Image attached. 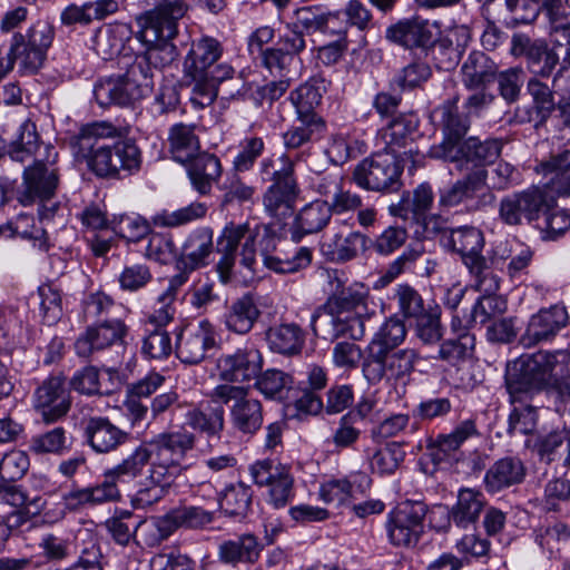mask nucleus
Returning a JSON list of instances; mask_svg holds the SVG:
<instances>
[{
	"label": "nucleus",
	"mask_w": 570,
	"mask_h": 570,
	"mask_svg": "<svg viewBox=\"0 0 570 570\" xmlns=\"http://www.w3.org/2000/svg\"><path fill=\"white\" fill-rule=\"evenodd\" d=\"M505 385L511 403L547 391L558 413L570 412V351L540 350L509 362Z\"/></svg>",
	"instance_id": "nucleus-1"
},
{
	"label": "nucleus",
	"mask_w": 570,
	"mask_h": 570,
	"mask_svg": "<svg viewBox=\"0 0 570 570\" xmlns=\"http://www.w3.org/2000/svg\"><path fill=\"white\" fill-rule=\"evenodd\" d=\"M120 131L107 121L82 127L71 138L70 146L78 160H85L88 168L101 178L127 177L139 170L141 154L131 139H118Z\"/></svg>",
	"instance_id": "nucleus-2"
},
{
	"label": "nucleus",
	"mask_w": 570,
	"mask_h": 570,
	"mask_svg": "<svg viewBox=\"0 0 570 570\" xmlns=\"http://www.w3.org/2000/svg\"><path fill=\"white\" fill-rule=\"evenodd\" d=\"M195 441V434L180 429L163 432L147 443L154 459L132 497L135 505L141 508L153 505L170 492L176 479L187 470L183 461L194 449Z\"/></svg>",
	"instance_id": "nucleus-3"
},
{
	"label": "nucleus",
	"mask_w": 570,
	"mask_h": 570,
	"mask_svg": "<svg viewBox=\"0 0 570 570\" xmlns=\"http://www.w3.org/2000/svg\"><path fill=\"white\" fill-rule=\"evenodd\" d=\"M154 6L138 17L139 39L147 46L145 57L153 70L170 65L178 51L171 42L178 33V21L189 9L188 0H144Z\"/></svg>",
	"instance_id": "nucleus-4"
},
{
	"label": "nucleus",
	"mask_w": 570,
	"mask_h": 570,
	"mask_svg": "<svg viewBox=\"0 0 570 570\" xmlns=\"http://www.w3.org/2000/svg\"><path fill=\"white\" fill-rule=\"evenodd\" d=\"M222 55V43L213 37L204 36L193 41L185 58V72L193 86L190 102L197 108L213 104L218 85L233 77V67L219 62Z\"/></svg>",
	"instance_id": "nucleus-5"
},
{
	"label": "nucleus",
	"mask_w": 570,
	"mask_h": 570,
	"mask_svg": "<svg viewBox=\"0 0 570 570\" xmlns=\"http://www.w3.org/2000/svg\"><path fill=\"white\" fill-rule=\"evenodd\" d=\"M276 240L277 232L272 224L258 225L255 229H250L247 224H228L217 242V250L222 254L217 271L222 281L229 278L238 256L243 266L252 268L256 262L257 245L265 258L276 248Z\"/></svg>",
	"instance_id": "nucleus-6"
},
{
	"label": "nucleus",
	"mask_w": 570,
	"mask_h": 570,
	"mask_svg": "<svg viewBox=\"0 0 570 570\" xmlns=\"http://www.w3.org/2000/svg\"><path fill=\"white\" fill-rule=\"evenodd\" d=\"M53 37L55 29L47 21H37L26 33H14L9 52L0 58V79L13 68L16 60L23 72L36 73L43 66Z\"/></svg>",
	"instance_id": "nucleus-7"
},
{
	"label": "nucleus",
	"mask_w": 570,
	"mask_h": 570,
	"mask_svg": "<svg viewBox=\"0 0 570 570\" xmlns=\"http://www.w3.org/2000/svg\"><path fill=\"white\" fill-rule=\"evenodd\" d=\"M441 242L446 249L461 256L465 266L476 277L479 291L491 293L499 288L497 278L481 255L484 237L479 228L465 225L449 229V234L441 238Z\"/></svg>",
	"instance_id": "nucleus-8"
},
{
	"label": "nucleus",
	"mask_w": 570,
	"mask_h": 570,
	"mask_svg": "<svg viewBox=\"0 0 570 570\" xmlns=\"http://www.w3.org/2000/svg\"><path fill=\"white\" fill-rule=\"evenodd\" d=\"M210 400L228 406L232 426L238 433L254 435L261 430L264 422L263 404L250 396L247 387L219 384L210 392Z\"/></svg>",
	"instance_id": "nucleus-9"
},
{
	"label": "nucleus",
	"mask_w": 570,
	"mask_h": 570,
	"mask_svg": "<svg viewBox=\"0 0 570 570\" xmlns=\"http://www.w3.org/2000/svg\"><path fill=\"white\" fill-rule=\"evenodd\" d=\"M419 354L413 348L370 350L364 357L362 372L370 384H379L382 380L406 382L414 371Z\"/></svg>",
	"instance_id": "nucleus-10"
},
{
	"label": "nucleus",
	"mask_w": 570,
	"mask_h": 570,
	"mask_svg": "<svg viewBox=\"0 0 570 570\" xmlns=\"http://www.w3.org/2000/svg\"><path fill=\"white\" fill-rule=\"evenodd\" d=\"M552 203L547 187L531 186L504 196L499 204V218L509 226L538 223Z\"/></svg>",
	"instance_id": "nucleus-11"
},
{
	"label": "nucleus",
	"mask_w": 570,
	"mask_h": 570,
	"mask_svg": "<svg viewBox=\"0 0 570 570\" xmlns=\"http://www.w3.org/2000/svg\"><path fill=\"white\" fill-rule=\"evenodd\" d=\"M215 519V512L199 505L181 504L170 509L164 515L155 517L150 525H144L149 530L147 546L155 547L167 540L176 530L184 528L202 530L208 527Z\"/></svg>",
	"instance_id": "nucleus-12"
},
{
	"label": "nucleus",
	"mask_w": 570,
	"mask_h": 570,
	"mask_svg": "<svg viewBox=\"0 0 570 570\" xmlns=\"http://www.w3.org/2000/svg\"><path fill=\"white\" fill-rule=\"evenodd\" d=\"M46 155L38 156L31 166L23 170L24 190L20 195V203L24 206L36 199L41 202L52 198L59 185V168L57 166L58 151L52 146L45 147Z\"/></svg>",
	"instance_id": "nucleus-13"
},
{
	"label": "nucleus",
	"mask_w": 570,
	"mask_h": 570,
	"mask_svg": "<svg viewBox=\"0 0 570 570\" xmlns=\"http://www.w3.org/2000/svg\"><path fill=\"white\" fill-rule=\"evenodd\" d=\"M419 120L413 114H403L395 117L381 131V138L385 144V151L395 156L403 166L409 164V170L421 166L424 160V153L421 151L414 141V134Z\"/></svg>",
	"instance_id": "nucleus-14"
},
{
	"label": "nucleus",
	"mask_w": 570,
	"mask_h": 570,
	"mask_svg": "<svg viewBox=\"0 0 570 570\" xmlns=\"http://www.w3.org/2000/svg\"><path fill=\"white\" fill-rule=\"evenodd\" d=\"M400 160L390 153H377L363 159L353 170V181L372 191H394L400 187Z\"/></svg>",
	"instance_id": "nucleus-15"
},
{
	"label": "nucleus",
	"mask_w": 570,
	"mask_h": 570,
	"mask_svg": "<svg viewBox=\"0 0 570 570\" xmlns=\"http://www.w3.org/2000/svg\"><path fill=\"white\" fill-rule=\"evenodd\" d=\"M510 55L523 57L532 77L549 78L560 62L562 52L548 43L543 38H532L523 32L511 37Z\"/></svg>",
	"instance_id": "nucleus-16"
},
{
	"label": "nucleus",
	"mask_w": 570,
	"mask_h": 570,
	"mask_svg": "<svg viewBox=\"0 0 570 570\" xmlns=\"http://www.w3.org/2000/svg\"><path fill=\"white\" fill-rule=\"evenodd\" d=\"M250 475L258 487H267V502L282 509L294 498V476L291 469L271 460L257 461L250 466Z\"/></svg>",
	"instance_id": "nucleus-17"
},
{
	"label": "nucleus",
	"mask_w": 570,
	"mask_h": 570,
	"mask_svg": "<svg viewBox=\"0 0 570 570\" xmlns=\"http://www.w3.org/2000/svg\"><path fill=\"white\" fill-rule=\"evenodd\" d=\"M426 511V505L421 501L401 503L386 523L391 543L397 547L415 546L423 532Z\"/></svg>",
	"instance_id": "nucleus-18"
},
{
	"label": "nucleus",
	"mask_w": 570,
	"mask_h": 570,
	"mask_svg": "<svg viewBox=\"0 0 570 570\" xmlns=\"http://www.w3.org/2000/svg\"><path fill=\"white\" fill-rule=\"evenodd\" d=\"M458 101V97L448 99L433 111L443 131V140L435 155L444 160L455 158L458 147L464 141L463 138L470 128V120L459 110Z\"/></svg>",
	"instance_id": "nucleus-19"
},
{
	"label": "nucleus",
	"mask_w": 570,
	"mask_h": 570,
	"mask_svg": "<svg viewBox=\"0 0 570 570\" xmlns=\"http://www.w3.org/2000/svg\"><path fill=\"white\" fill-rule=\"evenodd\" d=\"M217 346L215 327L203 320L195 325L187 326L177 335L176 355L185 364H199L209 350Z\"/></svg>",
	"instance_id": "nucleus-20"
},
{
	"label": "nucleus",
	"mask_w": 570,
	"mask_h": 570,
	"mask_svg": "<svg viewBox=\"0 0 570 570\" xmlns=\"http://www.w3.org/2000/svg\"><path fill=\"white\" fill-rule=\"evenodd\" d=\"M488 171L476 169L439 191V206L443 210L463 207L468 212L481 207L476 196L485 187Z\"/></svg>",
	"instance_id": "nucleus-21"
},
{
	"label": "nucleus",
	"mask_w": 570,
	"mask_h": 570,
	"mask_svg": "<svg viewBox=\"0 0 570 570\" xmlns=\"http://www.w3.org/2000/svg\"><path fill=\"white\" fill-rule=\"evenodd\" d=\"M568 321L569 315L563 305L556 304L547 308H541L530 317L519 342L525 348L549 342L566 327Z\"/></svg>",
	"instance_id": "nucleus-22"
},
{
	"label": "nucleus",
	"mask_w": 570,
	"mask_h": 570,
	"mask_svg": "<svg viewBox=\"0 0 570 570\" xmlns=\"http://www.w3.org/2000/svg\"><path fill=\"white\" fill-rule=\"evenodd\" d=\"M216 366L222 381L227 384L243 383L257 377L263 367V357L256 347L245 346L220 355Z\"/></svg>",
	"instance_id": "nucleus-23"
},
{
	"label": "nucleus",
	"mask_w": 570,
	"mask_h": 570,
	"mask_svg": "<svg viewBox=\"0 0 570 570\" xmlns=\"http://www.w3.org/2000/svg\"><path fill=\"white\" fill-rule=\"evenodd\" d=\"M70 406V395L61 375L49 376L35 392V409L47 424L63 417Z\"/></svg>",
	"instance_id": "nucleus-24"
},
{
	"label": "nucleus",
	"mask_w": 570,
	"mask_h": 570,
	"mask_svg": "<svg viewBox=\"0 0 570 570\" xmlns=\"http://www.w3.org/2000/svg\"><path fill=\"white\" fill-rule=\"evenodd\" d=\"M127 326L120 320H110L87 327L75 343L78 356L88 358L95 352L104 351L115 345H122Z\"/></svg>",
	"instance_id": "nucleus-25"
},
{
	"label": "nucleus",
	"mask_w": 570,
	"mask_h": 570,
	"mask_svg": "<svg viewBox=\"0 0 570 570\" xmlns=\"http://www.w3.org/2000/svg\"><path fill=\"white\" fill-rule=\"evenodd\" d=\"M433 30L429 19L419 14L400 19L387 27L385 38L405 49H428L433 45Z\"/></svg>",
	"instance_id": "nucleus-26"
},
{
	"label": "nucleus",
	"mask_w": 570,
	"mask_h": 570,
	"mask_svg": "<svg viewBox=\"0 0 570 570\" xmlns=\"http://www.w3.org/2000/svg\"><path fill=\"white\" fill-rule=\"evenodd\" d=\"M85 438L90 448L99 454L116 451L128 440V433L111 423L107 417H89L85 425Z\"/></svg>",
	"instance_id": "nucleus-27"
},
{
	"label": "nucleus",
	"mask_w": 570,
	"mask_h": 570,
	"mask_svg": "<svg viewBox=\"0 0 570 570\" xmlns=\"http://www.w3.org/2000/svg\"><path fill=\"white\" fill-rule=\"evenodd\" d=\"M527 474L524 463L517 456L497 460L485 472L483 483L489 493L497 494L521 484Z\"/></svg>",
	"instance_id": "nucleus-28"
},
{
	"label": "nucleus",
	"mask_w": 570,
	"mask_h": 570,
	"mask_svg": "<svg viewBox=\"0 0 570 570\" xmlns=\"http://www.w3.org/2000/svg\"><path fill=\"white\" fill-rule=\"evenodd\" d=\"M368 238L360 232L328 233L323 236L321 252L323 256L334 263H345L354 259L360 250L366 248Z\"/></svg>",
	"instance_id": "nucleus-29"
},
{
	"label": "nucleus",
	"mask_w": 570,
	"mask_h": 570,
	"mask_svg": "<svg viewBox=\"0 0 570 570\" xmlns=\"http://www.w3.org/2000/svg\"><path fill=\"white\" fill-rule=\"evenodd\" d=\"M298 195L296 179L285 173L279 183L272 184L266 190L263 199L265 210L281 220L292 214Z\"/></svg>",
	"instance_id": "nucleus-30"
},
{
	"label": "nucleus",
	"mask_w": 570,
	"mask_h": 570,
	"mask_svg": "<svg viewBox=\"0 0 570 570\" xmlns=\"http://www.w3.org/2000/svg\"><path fill=\"white\" fill-rule=\"evenodd\" d=\"M332 213L326 200H314L296 214L291 227V239L299 243L304 236L323 230L330 223Z\"/></svg>",
	"instance_id": "nucleus-31"
},
{
	"label": "nucleus",
	"mask_w": 570,
	"mask_h": 570,
	"mask_svg": "<svg viewBox=\"0 0 570 570\" xmlns=\"http://www.w3.org/2000/svg\"><path fill=\"white\" fill-rule=\"evenodd\" d=\"M503 146L504 140L501 138L480 140L478 137H470L458 147L455 158L448 160L460 164V169L464 163H472L475 166L490 165L499 158Z\"/></svg>",
	"instance_id": "nucleus-32"
},
{
	"label": "nucleus",
	"mask_w": 570,
	"mask_h": 570,
	"mask_svg": "<svg viewBox=\"0 0 570 570\" xmlns=\"http://www.w3.org/2000/svg\"><path fill=\"white\" fill-rule=\"evenodd\" d=\"M478 435L473 420L462 421L449 434H439L426 443L428 455L435 464L445 461L470 438Z\"/></svg>",
	"instance_id": "nucleus-33"
},
{
	"label": "nucleus",
	"mask_w": 570,
	"mask_h": 570,
	"mask_svg": "<svg viewBox=\"0 0 570 570\" xmlns=\"http://www.w3.org/2000/svg\"><path fill=\"white\" fill-rule=\"evenodd\" d=\"M259 316L254 295L247 293L227 304L224 324L228 331L244 335L252 331Z\"/></svg>",
	"instance_id": "nucleus-34"
},
{
	"label": "nucleus",
	"mask_w": 570,
	"mask_h": 570,
	"mask_svg": "<svg viewBox=\"0 0 570 570\" xmlns=\"http://www.w3.org/2000/svg\"><path fill=\"white\" fill-rule=\"evenodd\" d=\"M499 67L487 53L474 50L462 65V81L468 89H485L495 81Z\"/></svg>",
	"instance_id": "nucleus-35"
},
{
	"label": "nucleus",
	"mask_w": 570,
	"mask_h": 570,
	"mask_svg": "<svg viewBox=\"0 0 570 570\" xmlns=\"http://www.w3.org/2000/svg\"><path fill=\"white\" fill-rule=\"evenodd\" d=\"M153 453L146 442L136 446L118 464L107 470L105 476L121 484H130L141 478L146 468L150 466Z\"/></svg>",
	"instance_id": "nucleus-36"
},
{
	"label": "nucleus",
	"mask_w": 570,
	"mask_h": 570,
	"mask_svg": "<svg viewBox=\"0 0 570 570\" xmlns=\"http://www.w3.org/2000/svg\"><path fill=\"white\" fill-rule=\"evenodd\" d=\"M186 164L193 187L202 195L208 194L222 174L219 159L213 154L198 151Z\"/></svg>",
	"instance_id": "nucleus-37"
},
{
	"label": "nucleus",
	"mask_w": 570,
	"mask_h": 570,
	"mask_svg": "<svg viewBox=\"0 0 570 570\" xmlns=\"http://www.w3.org/2000/svg\"><path fill=\"white\" fill-rule=\"evenodd\" d=\"M213 252V232L200 228L193 232L186 239L180 257L177 262L179 268L195 271L207 264Z\"/></svg>",
	"instance_id": "nucleus-38"
},
{
	"label": "nucleus",
	"mask_w": 570,
	"mask_h": 570,
	"mask_svg": "<svg viewBox=\"0 0 570 570\" xmlns=\"http://www.w3.org/2000/svg\"><path fill=\"white\" fill-rule=\"evenodd\" d=\"M382 320V311L371 307L370 313L341 312L334 320V331L337 336H346L354 341L362 340L366 331H372Z\"/></svg>",
	"instance_id": "nucleus-39"
},
{
	"label": "nucleus",
	"mask_w": 570,
	"mask_h": 570,
	"mask_svg": "<svg viewBox=\"0 0 570 570\" xmlns=\"http://www.w3.org/2000/svg\"><path fill=\"white\" fill-rule=\"evenodd\" d=\"M561 82L559 87H550L543 82L542 79L530 77L528 79L525 91L531 98V118L538 124H544L552 112L556 110L558 101L554 99V94H561Z\"/></svg>",
	"instance_id": "nucleus-40"
},
{
	"label": "nucleus",
	"mask_w": 570,
	"mask_h": 570,
	"mask_svg": "<svg viewBox=\"0 0 570 570\" xmlns=\"http://www.w3.org/2000/svg\"><path fill=\"white\" fill-rule=\"evenodd\" d=\"M268 347L274 353L294 356L302 352L305 344V332L294 323L275 325L266 332Z\"/></svg>",
	"instance_id": "nucleus-41"
},
{
	"label": "nucleus",
	"mask_w": 570,
	"mask_h": 570,
	"mask_svg": "<svg viewBox=\"0 0 570 570\" xmlns=\"http://www.w3.org/2000/svg\"><path fill=\"white\" fill-rule=\"evenodd\" d=\"M263 546L253 534H243L219 544V560L227 564L254 563L258 560Z\"/></svg>",
	"instance_id": "nucleus-42"
},
{
	"label": "nucleus",
	"mask_w": 570,
	"mask_h": 570,
	"mask_svg": "<svg viewBox=\"0 0 570 570\" xmlns=\"http://www.w3.org/2000/svg\"><path fill=\"white\" fill-rule=\"evenodd\" d=\"M119 76L126 82L128 91H130L136 101L151 92L154 70L141 55L136 56L130 62L126 63V72Z\"/></svg>",
	"instance_id": "nucleus-43"
},
{
	"label": "nucleus",
	"mask_w": 570,
	"mask_h": 570,
	"mask_svg": "<svg viewBox=\"0 0 570 570\" xmlns=\"http://www.w3.org/2000/svg\"><path fill=\"white\" fill-rule=\"evenodd\" d=\"M484 507V497L480 491L465 488L458 494V501L450 511V520L459 528H468L476 522Z\"/></svg>",
	"instance_id": "nucleus-44"
},
{
	"label": "nucleus",
	"mask_w": 570,
	"mask_h": 570,
	"mask_svg": "<svg viewBox=\"0 0 570 570\" xmlns=\"http://www.w3.org/2000/svg\"><path fill=\"white\" fill-rule=\"evenodd\" d=\"M94 97L101 108L128 106L136 101L119 75L99 79L94 86Z\"/></svg>",
	"instance_id": "nucleus-45"
},
{
	"label": "nucleus",
	"mask_w": 570,
	"mask_h": 570,
	"mask_svg": "<svg viewBox=\"0 0 570 570\" xmlns=\"http://www.w3.org/2000/svg\"><path fill=\"white\" fill-rule=\"evenodd\" d=\"M168 139L173 158L178 163L186 164L199 151V139L193 125H174L170 128Z\"/></svg>",
	"instance_id": "nucleus-46"
},
{
	"label": "nucleus",
	"mask_w": 570,
	"mask_h": 570,
	"mask_svg": "<svg viewBox=\"0 0 570 570\" xmlns=\"http://www.w3.org/2000/svg\"><path fill=\"white\" fill-rule=\"evenodd\" d=\"M128 26L124 23L109 24L100 28L94 38V49L104 60L120 53L128 38Z\"/></svg>",
	"instance_id": "nucleus-47"
},
{
	"label": "nucleus",
	"mask_w": 570,
	"mask_h": 570,
	"mask_svg": "<svg viewBox=\"0 0 570 570\" xmlns=\"http://www.w3.org/2000/svg\"><path fill=\"white\" fill-rule=\"evenodd\" d=\"M188 272V269L183 268V272L176 274L169 279L167 289L158 296V308H156L155 312L149 316L150 323L161 327L173 321L175 315L173 303L176 299L178 288L187 282Z\"/></svg>",
	"instance_id": "nucleus-48"
},
{
	"label": "nucleus",
	"mask_w": 570,
	"mask_h": 570,
	"mask_svg": "<svg viewBox=\"0 0 570 570\" xmlns=\"http://www.w3.org/2000/svg\"><path fill=\"white\" fill-rule=\"evenodd\" d=\"M289 100L296 109L297 119L309 121L323 120L315 112V108L321 104L322 94L320 89L311 82L301 85L291 92Z\"/></svg>",
	"instance_id": "nucleus-49"
},
{
	"label": "nucleus",
	"mask_w": 570,
	"mask_h": 570,
	"mask_svg": "<svg viewBox=\"0 0 570 570\" xmlns=\"http://www.w3.org/2000/svg\"><path fill=\"white\" fill-rule=\"evenodd\" d=\"M293 377L279 370H267L257 375L255 386L267 399L285 400L292 390Z\"/></svg>",
	"instance_id": "nucleus-50"
},
{
	"label": "nucleus",
	"mask_w": 570,
	"mask_h": 570,
	"mask_svg": "<svg viewBox=\"0 0 570 570\" xmlns=\"http://www.w3.org/2000/svg\"><path fill=\"white\" fill-rule=\"evenodd\" d=\"M252 499V488L239 482L226 488L219 500V507L229 517L244 518L250 509Z\"/></svg>",
	"instance_id": "nucleus-51"
},
{
	"label": "nucleus",
	"mask_w": 570,
	"mask_h": 570,
	"mask_svg": "<svg viewBox=\"0 0 570 570\" xmlns=\"http://www.w3.org/2000/svg\"><path fill=\"white\" fill-rule=\"evenodd\" d=\"M474 346V335L464 332L460 334L458 338L443 341L438 350L436 355H433L432 358L455 365L459 362L470 357L473 353Z\"/></svg>",
	"instance_id": "nucleus-52"
},
{
	"label": "nucleus",
	"mask_w": 570,
	"mask_h": 570,
	"mask_svg": "<svg viewBox=\"0 0 570 570\" xmlns=\"http://www.w3.org/2000/svg\"><path fill=\"white\" fill-rule=\"evenodd\" d=\"M507 309V303L495 295H483L473 305L469 315L464 316V328L476 324H485L492 318L503 314Z\"/></svg>",
	"instance_id": "nucleus-53"
},
{
	"label": "nucleus",
	"mask_w": 570,
	"mask_h": 570,
	"mask_svg": "<svg viewBox=\"0 0 570 570\" xmlns=\"http://www.w3.org/2000/svg\"><path fill=\"white\" fill-rule=\"evenodd\" d=\"M547 18L551 46L562 52L564 61H570V9L547 14Z\"/></svg>",
	"instance_id": "nucleus-54"
},
{
	"label": "nucleus",
	"mask_w": 570,
	"mask_h": 570,
	"mask_svg": "<svg viewBox=\"0 0 570 570\" xmlns=\"http://www.w3.org/2000/svg\"><path fill=\"white\" fill-rule=\"evenodd\" d=\"M298 125L291 126L283 134V142L286 149H298L311 142L315 137L322 135L325 131L324 120H305L297 119Z\"/></svg>",
	"instance_id": "nucleus-55"
},
{
	"label": "nucleus",
	"mask_w": 570,
	"mask_h": 570,
	"mask_svg": "<svg viewBox=\"0 0 570 570\" xmlns=\"http://www.w3.org/2000/svg\"><path fill=\"white\" fill-rule=\"evenodd\" d=\"M405 336L406 328L404 323L395 317L389 318L370 342L367 352L370 350H382L383 352L395 350L405 340Z\"/></svg>",
	"instance_id": "nucleus-56"
},
{
	"label": "nucleus",
	"mask_w": 570,
	"mask_h": 570,
	"mask_svg": "<svg viewBox=\"0 0 570 570\" xmlns=\"http://www.w3.org/2000/svg\"><path fill=\"white\" fill-rule=\"evenodd\" d=\"M39 149V136L33 122H24L20 126L19 136L9 145L8 155L14 161L24 163Z\"/></svg>",
	"instance_id": "nucleus-57"
},
{
	"label": "nucleus",
	"mask_w": 570,
	"mask_h": 570,
	"mask_svg": "<svg viewBox=\"0 0 570 570\" xmlns=\"http://www.w3.org/2000/svg\"><path fill=\"white\" fill-rule=\"evenodd\" d=\"M406 452L399 442H389L371 458V468L381 475L393 474L404 461Z\"/></svg>",
	"instance_id": "nucleus-58"
},
{
	"label": "nucleus",
	"mask_w": 570,
	"mask_h": 570,
	"mask_svg": "<svg viewBox=\"0 0 570 570\" xmlns=\"http://www.w3.org/2000/svg\"><path fill=\"white\" fill-rule=\"evenodd\" d=\"M313 252L309 247H296L291 256H266L265 265L276 273H296L308 267L312 263Z\"/></svg>",
	"instance_id": "nucleus-59"
},
{
	"label": "nucleus",
	"mask_w": 570,
	"mask_h": 570,
	"mask_svg": "<svg viewBox=\"0 0 570 570\" xmlns=\"http://www.w3.org/2000/svg\"><path fill=\"white\" fill-rule=\"evenodd\" d=\"M206 213L207 206L205 204L193 203L174 212L163 210L153 217V223L158 227H178L203 218Z\"/></svg>",
	"instance_id": "nucleus-60"
},
{
	"label": "nucleus",
	"mask_w": 570,
	"mask_h": 570,
	"mask_svg": "<svg viewBox=\"0 0 570 570\" xmlns=\"http://www.w3.org/2000/svg\"><path fill=\"white\" fill-rule=\"evenodd\" d=\"M424 249L421 245L406 247L401 255L393 259L379 278L381 286H386L412 267L423 257Z\"/></svg>",
	"instance_id": "nucleus-61"
},
{
	"label": "nucleus",
	"mask_w": 570,
	"mask_h": 570,
	"mask_svg": "<svg viewBox=\"0 0 570 570\" xmlns=\"http://www.w3.org/2000/svg\"><path fill=\"white\" fill-rule=\"evenodd\" d=\"M224 409L216 407L208 415L199 409L189 410L186 414L187 424L209 436H219L225 428Z\"/></svg>",
	"instance_id": "nucleus-62"
},
{
	"label": "nucleus",
	"mask_w": 570,
	"mask_h": 570,
	"mask_svg": "<svg viewBox=\"0 0 570 570\" xmlns=\"http://www.w3.org/2000/svg\"><path fill=\"white\" fill-rule=\"evenodd\" d=\"M434 200V194L432 187L423 183L419 185L414 190L412 197L407 196L402 199L400 210H393L394 215L406 217L407 213L411 212L416 220L421 216L428 213Z\"/></svg>",
	"instance_id": "nucleus-63"
},
{
	"label": "nucleus",
	"mask_w": 570,
	"mask_h": 570,
	"mask_svg": "<svg viewBox=\"0 0 570 570\" xmlns=\"http://www.w3.org/2000/svg\"><path fill=\"white\" fill-rule=\"evenodd\" d=\"M70 446L69 438L63 428L57 426L31 439L29 449L36 454H60Z\"/></svg>",
	"instance_id": "nucleus-64"
}]
</instances>
